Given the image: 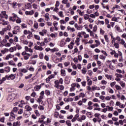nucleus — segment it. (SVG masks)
I'll use <instances>...</instances> for the list:
<instances>
[{"label": "nucleus", "mask_w": 126, "mask_h": 126, "mask_svg": "<svg viewBox=\"0 0 126 126\" xmlns=\"http://www.w3.org/2000/svg\"><path fill=\"white\" fill-rule=\"evenodd\" d=\"M16 77V76L15 74H11L9 76L6 75L5 77H3L1 79V81L4 82L5 81V80H14V79H15V78Z\"/></svg>", "instance_id": "1"}, {"label": "nucleus", "mask_w": 126, "mask_h": 126, "mask_svg": "<svg viewBox=\"0 0 126 126\" xmlns=\"http://www.w3.org/2000/svg\"><path fill=\"white\" fill-rule=\"evenodd\" d=\"M34 113L37 117H40V113H39V111L37 110H35Z\"/></svg>", "instance_id": "46"}, {"label": "nucleus", "mask_w": 126, "mask_h": 126, "mask_svg": "<svg viewBox=\"0 0 126 126\" xmlns=\"http://www.w3.org/2000/svg\"><path fill=\"white\" fill-rule=\"evenodd\" d=\"M15 114L14 113L10 112V116L8 119L9 122H13V121H15Z\"/></svg>", "instance_id": "4"}, {"label": "nucleus", "mask_w": 126, "mask_h": 126, "mask_svg": "<svg viewBox=\"0 0 126 126\" xmlns=\"http://www.w3.org/2000/svg\"><path fill=\"white\" fill-rule=\"evenodd\" d=\"M61 75L62 76H65V70L64 69H61Z\"/></svg>", "instance_id": "22"}, {"label": "nucleus", "mask_w": 126, "mask_h": 126, "mask_svg": "<svg viewBox=\"0 0 126 126\" xmlns=\"http://www.w3.org/2000/svg\"><path fill=\"white\" fill-rule=\"evenodd\" d=\"M115 30H116V31H118V32H123L122 29H121V28H120L119 25H118L115 26Z\"/></svg>", "instance_id": "12"}, {"label": "nucleus", "mask_w": 126, "mask_h": 126, "mask_svg": "<svg viewBox=\"0 0 126 126\" xmlns=\"http://www.w3.org/2000/svg\"><path fill=\"white\" fill-rule=\"evenodd\" d=\"M34 38H35V39H36V40H38L39 41H40V36H39V35H38L34 34Z\"/></svg>", "instance_id": "40"}, {"label": "nucleus", "mask_w": 126, "mask_h": 126, "mask_svg": "<svg viewBox=\"0 0 126 126\" xmlns=\"http://www.w3.org/2000/svg\"><path fill=\"white\" fill-rule=\"evenodd\" d=\"M79 117V114H77L75 115L74 117L72 119L71 122H72V123H74V122H75L77 119H78V118Z\"/></svg>", "instance_id": "9"}, {"label": "nucleus", "mask_w": 126, "mask_h": 126, "mask_svg": "<svg viewBox=\"0 0 126 126\" xmlns=\"http://www.w3.org/2000/svg\"><path fill=\"white\" fill-rule=\"evenodd\" d=\"M106 63H107V65H108L109 67L110 65H111L112 64V62L110 60H107L106 61Z\"/></svg>", "instance_id": "44"}, {"label": "nucleus", "mask_w": 126, "mask_h": 126, "mask_svg": "<svg viewBox=\"0 0 126 126\" xmlns=\"http://www.w3.org/2000/svg\"><path fill=\"white\" fill-rule=\"evenodd\" d=\"M93 73V72L91 70H90L88 71V74H89V75H90V76H91V75H92Z\"/></svg>", "instance_id": "55"}, {"label": "nucleus", "mask_w": 126, "mask_h": 126, "mask_svg": "<svg viewBox=\"0 0 126 126\" xmlns=\"http://www.w3.org/2000/svg\"><path fill=\"white\" fill-rule=\"evenodd\" d=\"M39 59L40 60H43L44 59V54L43 53H40V54L39 55Z\"/></svg>", "instance_id": "35"}, {"label": "nucleus", "mask_w": 126, "mask_h": 126, "mask_svg": "<svg viewBox=\"0 0 126 126\" xmlns=\"http://www.w3.org/2000/svg\"><path fill=\"white\" fill-rule=\"evenodd\" d=\"M89 17L90 15L87 14L84 15V18L85 20H87L88 19H89Z\"/></svg>", "instance_id": "29"}, {"label": "nucleus", "mask_w": 126, "mask_h": 126, "mask_svg": "<svg viewBox=\"0 0 126 126\" xmlns=\"http://www.w3.org/2000/svg\"><path fill=\"white\" fill-rule=\"evenodd\" d=\"M22 76H23V73L19 72L17 73L16 78L18 79L19 81H20L21 79L22 78Z\"/></svg>", "instance_id": "5"}, {"label": "nucleus", "mask_w": 126, "mask_h": 126, "mask_svg": "<svg viewBox=\"0 0 126 126\" xmlns=\"http://www.w3.org/2000/svg\"><path fill=\"white\" fill-rule=\"evenodd\" d=\"M23 113V109H20L18 112V115H21Z\"/></svg>", "instance_id": "48"}, {"label": "nucleus", "mask_w": 126, "mask_h": 126, "mask_svg": "<svg viewBox=\"0 0 126 126\" xmlns=\"http://www.w3.org/2000/svg\"><path fill=\"white\" fill-rule=\"evenodd\" d=\"M45 93L46 94V96H49L51 94L50 91H49L48 90H45Z\"/></svg>", "instance_id": "39"}, {"label": "nucleus", "mask_w": 126, "mask_h": 126, "mask_svg": "<svg viewBox=\"0 0 126 126\" xmlns=\"http://www.w3.org/2000/svg\"><path fill=\"white\" fill-rule=\"evenodd\" d=\"M100 113H95L94 117L95 118H97L98 119L100 118Z\"/></svg>", "instance_id": "56"}, {"label": "nucleus", "mask_w": 126, "mask_h": 126, "mask_svg": "<svg viewBox=\"0 0 126 126\" xmlns=\"http://www.w3.org/2000/svg\"><path fill=\"white\" fill-rule=\"evenodd\" d=\"M86 72H87V69H86L85 67H84L83 69H82V73L83 74H86Z\"/></svg>", "instance_id": "30"}, {"label": "nucleus", "mask_w": 126, "mask_h": 126, "mask_svg": "<svg viewBox=\"0 0 126 126\" xmlns=\"http://www.w3.org/2000/svg\"><path fill=\"white\" fill-rule=\"evenodd\" d=\"M87 78L88 85H89V86H91V85H92V80H91L89 79V77L88 76L87 77Z\"/></svg>", "instance_id": "16"}, {"label": "nucleus", "mask_w": 126, "mask_h": 126, "mask_svg": "<svg viewBox=\"0 0 126 126\" xmlns=\"http://www.w3.org/2000/svg\"><path fill=\"white\" fill-rule=\"evenodd\" d=\"M41 89V86L37 85L34 87L35 91H39Z\"/></svg>", "instance_id": "21"}, {"label": "nucleus", "mask_w": 126, "mask_h": 126, "mask_svg": "<svg viewBox=\"0 0 126 126\" xmlns=\"http://www.w3.org/2000/svg\"><path fill=\"white\" fill-rule=\"evenodd\" d=\"M59 115H60V113H59V112L56 111V112L54 113V118H58Z\"/></svg>", "instance_id": "37"}, {"label": "nucleus", "mask_w": 126, "mask_h": 126, "mask_svg": "<svg viewBox=\"0 0 126 126\" xmlns=\"http://www.w3.org/2000/svg\"><path fill=\"white\" fill-rule=\"evenodd\" d=\"M38 109H39L40 111H44V110H45V108H44L42 105H39Z\"/></svg>", "instance_id": "43"}, {"label": "nucleus", "mask_w": 126, "mask_h": 126, "mask_svg": "<svg viewBox=\"0 0 126 126\" xmlns=\"http://www.w3.org/2000/svg\"><path fill=\"white\" fill-rule=\"evenodd\" d=\"M49 13H46L44 16V17L46 18L45 20H46V21H49V20L50 19V17H49Z\"/></svg>", "instance_id": "24"}, {"label": "nucleus", "mask_w": 126, "mask_h": 126, "mask_svg": "<svg viewBox=\"0 0 126 126\" xmlns=\"http://www.w3.org/2000/svg\"><path fill=\"white\" fill-rule=\"evenodd\" d=\"M59 87L60 90L63 91V89H64V87L63 85H60Z\"/></svg>", "instance_id": "61"}, {"label": "nucleus", "mask_w": 126, "mask_h": 126, "mask_svg": "<svg viewBox=\"0 0 126 126\" xmlns=\"http://www.w3.org/2000/svg\"><path fill=\"white\" fill-rule=\"evenodd\" d=\"M115 88L117 90H122V88L121 87V86L118 85H115Z\"/></svg>", "instance_id": "36"}, {"label": "nucleus", "mask_w": 126, "mask_h": 126, "mask_svg": "<svg viewBox=\"0 0 126 126\" xmlns=\"http://www.w3.org/2000/svg\"><path fill=\"white\" fill-rule=\"evenodd\" d=\"M20 30H21V29L20 28V27L19 26H15L14 28V30L12 31V33L13 35H16L18 33V32H20Z\"/></svg>", "instance_id": "3"}, {"label": "nucleus", "mask_w": 126, "mask_h": 126, "mask_svg": "<svg viewBox=\"0 0 126 126\" xmlns=\"http://www.w3.org/2000/svg\"><path fill=\"white\" fill-rule=\"evenodd\" d=\"M4 70L7 73L9 72V71H10V67L9 66L5 67L4 68Z\"/></svg>", "instance_id": "25"}, {"label": "nucleus", "mask_w": 126, "mask_h": 126, "mask_svg": "<svg viewBox=\"0 0 126 126\" xmlns=\"http://www.w3.org/2000/svg\"><path fill=\"white\" fill-rule=\"evenodd\" d=\"M74 27L77 29V30H80V29H82V28H83V26H78V24L77 23L74 24Z\"/></svg>", "instance_id": "8"}, {"label": "nucleus", "mask_w": 126, "mask_h": 126, "mask_svg": "<svg viewBox=\"0 0 126 126\" xmlns=\"http://www.w3.org/2000/svg\"><path fill=\"white\" fill-rule=\"evenodd\" d=\"M22 55L23 56L24 60L27 61V60H29V58L32 56V54L27 53L26 51H23L22 53Z\"/></svg>", "instance_id": "2"}, {"label": "nucleus", "mask_w": 126, "mask_h": 126, "mask_svg": "<svg viewBox=\"0 0 126 126\" xmlns=\"http://www.w3.org/2000/svg\"><path fill=\"white\" fill-rule=\"evenodd\" d=\"M99 59H100L101 60H105V59H106V57L104 56L103 55H100Z\"/></svg>", "instance_id": "60"}, {"label": "nucleus", "mask_w": 126, "mask_h": 126, "mask_svg": "<svg viewBox=\"0 0 126 126\" xmlns=\"http://www.w3.org/2000/svg\"><path fill=\"white\" fill-rule=\"evenodd\" d=\"M18 71L21 72V73H26L28 71L26 68H20L18 69Z\"/></svg>", "instance_id": "11"}, {"label": "nucleus", "mask_w": 126, "mask_h": 126, "mask_svg": "<svg viewBox=\"0 0 126 126\" xmlns=\"http://www.w3.org/2000/svg\"><path fill=\"white\" fill-rule=\"evenodd\" d=\"M23 116H24V117H25V118H28V117H29V115H28V114L26 113V112H25L24 113Z\"/></svg>", "instance_id": "57"}, {"label": "nucleus", "mask_w": 126, "mask_h": 126, "mask_svg": "<svg viewBox=\"0 0 126 126\" xmlns=\"http://www.w3.org/2000/svg\"><path fill=\"white\" fill-rule=\"evenodd\" d=\"M25 108L27 109V111H28L29 112H31V111H32V108L29 105H26Z\"/></svg>", "instance_id": "20"}, {"label": "nucleus", "mask_w": 126, "mask_h": 126, "mask_svg": "<svg viewBox=\"0 0 126 126\" xmlns=\"http://www.w3.org/2000/svg\"><path fill=\"white\" fill-rule=\"evenodd\" d=\"M77 12H78V13H79V15H81V16H83V14L84 13V12H81V10L78 9L77 10Z\"/></svg>", "instance_id": "27"}, {"label": "nucleus", "mask_w": 126, "mask_h": 126, "mask_svg": "<svg viewBox=\"0 0 126 126\" xmlns=\"http://www.w3.org/2000/svg\"><path fill=\"white\" fill-rule=\"evenodd\" d=\"M52 78H55V75L51 74L50 76H49V77L46 79V83H48L49 81H50L51 79H52Z\"/></svg>", "instance_id": "6"}, {"label": "nucleus", "mask_w": 126, "mask_h": 126, "mask_svg": "<svg viewBox=\"0 0 126 126\" xmlns=\"http://www.w3.org/2000/svg\"><path fill=\"white\" fill-rule=\"evenodd\" d=\"M27 7L28 9H31V8H32V5H31V4L30 3H28L27 4Z\"/></svg>", "instance_id": "41"}, {"label": "nucleus", "mask_w": 126, "mask_h": 126, "mask_svg": "<svg viewBox=\"0 0 126 126\" xmlns=\"http://www.w3.org/2000/svg\"><path fill=\"white\" fill-rule=\"evenodd\" d=\"M105 40L106 42H107V43L109 42V38L108 37V35L105 34L104 36Z\"/></svg>", "instance_id": "32"}, {"label": "nucleus", "mask_w": 126, "mask_h": 126, "mask_svg": "<svg viewBox=\"0 0 126 126\" xmlns=\"http://www.w3.org/2000/svg\"><path fill=\"white\" fill-rule=\"evenodd\" d=\"M43 99H44V96H39V98H37V99H36V101L37 102V103H39V104H40V103L42 102V100H43Z\"/></svg>", "instance_id": "14"}, {"label": "nucleus", "mask_w": 126, "mask_h": 126, "mask_svg": "<svg viewBox=\"0 0 126 126\" xmlns=\"http://www.w3.org/2000/svg\"><path fill=\"white\" fill-rule=\"evenodd\" d=\"M55 83V86L54 87H55L56 88H59L60 87V82H59L58 80H56L54 82Z\"/></svg>", "instance_id": "13"}, {"label": "nucleus", "mask_w": 126, "mask_h": 126, "mask_svg": "<svg viewBox=\"0 0 126 126\" xmlns=\"http://www.w3.org/2000/svg\"><path fill=\"white\" fill-rule=\"evenodd\" d=\"M12 58H14V55H12L11 54H9L6 56L5 58V60H9V59H12Z\"/></svg>", "instance_id": "17"}, {"label": "nucleus", "mask_w": 126, "mask_h": 126, "mask_svg": "<svg viewBox=\"0 0 126 126\" xmlns=\"http://www.w3.org/2000/svg\"><path fill=\"white\" fill-rule=\"evenodd\" d=\"M79 98H80V97L84 98V97H85V94H84V93H81L79 94Z\"/></svg>", "instance_id": "33"}, {"label": "nucleus", "mask_w": 126, "mask_h": 126, "mask_svg": "<svg viewBox=\"0 0 126 126\" xmlns=\"http://www.w3.org/2000/svg\"><path fill=\"white\" fill-rule=\"evenodd\" d=\"M93 31L94 32H96V31H97V26L95 25L93 29Z\"/></svg>", "instance_id": "62"}, {"label": "nucleus", "mask_w": 126, "mask_h": 126, "mask_svg": "<svg viewBox=\"0 0 126 126\" xmlns=\"http://www.w3.org/2000/svg\"><path fill=\"white\" fill-rule=\"evenodd\" d=\"M9 21H12V22H15L16 19L13 18V17L10 16L9 18Z\"/></svg>", "instance_id": "23"}, {"label": "nucleus", "mask_w": 126, "mask_h": 126, "mask_svg": "<svg viewBox=\"0 0 126 126\" xmlns=\"http://www.w3.org/2000/svg\"><path fill=\"white\" fill-rule=\"evenodd\" d=\"M34 48L35 50H37L38 51H43V47L41 46H38L37 45H35Z\"/></svg>", "instance_id": "15"}, {"label": "nucleus", "mask_w": 126, "mask_h": 126, "mask_svg": "<svg viewBox=\"0 0 126 126\" xmlns=\"http://www.w3.org/2000/svg\"><path fill=\"white\" fill-rule=\"evenodd\" d=\"M31 77H32V74H31L27 76H26L25 79H26V80L29 79L30 78H31Z\"/></svg>", "instance_id": "50"}, {"label": "nucleus", "mask_w": 126, "mask_h": 126, "mask_svg": "<svg viewBox=\"0 0 126 126\" xmlns=\"http://www.w3.org/2000/svg\"><path fill=\"white\" fill-rule=\"evenodd\" d=\"M21 126V123L19 121H18L16 122H14L13 123V126Z\"/></svg>", "instance_id": "10"}, {"label": "nucleus", "mask_w": 126, "mask_h": 126, "mask_svg": "<svg viewBox=\"0 0 126 126\" xmlns=\"http://www.w3.org/2000/svg\"><path fill=\"white\" fill-rule=\"evenodd\" d=\"M110 106L112 107V106H115V102H114L113 100H111L110 102Z\"/></svg>", "instance_id": "53"}, {"label": "nucleus", "mask_w": 126, "mask_h": 126, "mask_svg": "<svg viewBox=\"0 0 126 126\" xmlns=\"http://www.w3.org/2000/svg\"><path fill=\"white\" fill-rule=\"evenodd\" d=\"M95 42L96 43L95 47H98V46H100V41H99V40H95Z\"/></svg>", "instance_id": "38"}, {"label": "nucleus", "mask_w": 126, "mask_h": 126, "mask_svg": "<svg viewBox=\"0 0 126 126\" xmlns=\"http://www.w3.org/2000/svg\"><path fill=\"white\" fill-rule=\"evenodd\" d=\"M81 84L82 86H83L84 87H85V86H86V81H84L83 82H82Z\"/></svg>", "instance_id": "63"}, {"label": "nucleus", "mask_w": 126, "mask_h": 126, "mask_svg": "<svg viewBox=\"0 0 126 126\" xmlns=\"http://www.w3.org/2000/svg\"><path fill=\"white\" fill-rule=\"evenodd\" d=\"M65 44H66V42L64 41V39H63L61 40L60 42V46L61 47H63V46H64Z\"/></svg>", "instance_id": "18"}, {"label": "nucleus", "mask_w": 126, "mask_h": 126, "mask_svg": "<svg viewBox=\"0 0 126 126\" xmlns=\"http://www.w3.org/2000/svg\"><path fill=\"white\" fill-rule=\"evenodd\" d=\"M16 48L17 49V50H21V49H22V47L18 44L16 45Z\"/></svg>", "instance_id": "31"}, {"label": "nucleus", "mask_w": 126, "mask_h": 126, "mask_svg": "<svg viewBox=\"0 0 126 126\" xmlns=\"http://www.w3.org/2000/svg\"><path fill=\"white\" fill-rule=\"evenodd\" d=\"M8 52H10V53H13L14 52V49L13 47H11L8 50Z\"/></svg>", "instance_id": "52"}, {"label": "nucleus", "mask_w": 126, "mask_h": 126, "mask_svg": "<svg viewBox=\"0 0 126 126\" xmlns=\"http://www.w3.org/2000/svg\"><path fill=\"white\" fill-rule=\"evenodd\" d=\"M12 5H13V8H15V6H17V2H15V1H14L12 3Z\"/></svg>", "instance_id": "42"}, {"label": "nucleus", "mask_w": 126, "mask_h": 126, "mask_svg": "<svg viewBox=\"0 0 126 126\" xmlns=\"http://www.w3.org/2000/svg\"><path fill=\"white\" fill-rule=\"evenodd\" d=\"M27 69H29V70H30V71H34V67H30L29 68H27Z\"/></svg>", "instance_id": "58"}, {"label": "nucleus", "mask_w": 126, "mask_h": 126, "mask_svg": "<svg viewBox=\"0 0 126 126\" xmlns=\"http://www.w3.org/2000/svg\"><path fill=\"white\" fill-rule=\"evenodd\" d=\"M1 14L4 16V18H5V19H8V15L6 14V11H1Z\"/></svg>", "instance_id": "7"}, {"label": "nucleus", "mask_w": 126, "mask_h": 126, "mask_svg": "<svg viewBox=\"0 0 126 126\" xmlns=\"http://www.w3.org/2000/svg\"><path fill=\"white\" fill-rule=\"evenodd\" d=\"M32 7L35 9H37V8H38V5L36 4L35 3H33L32 4Z\"/></svg>", "instance_id": "54"}, {"label": "nucleus", "mask_w": 126, "mask_h": 126, "mask_svg": "<svg viewBox=\"0 0 126 126\" xmlns=\"http://www.w3.org/2000/svg\"><path fill=\"white\" fill-rule=\"evenodd\" d=\"M63 11H60L59 12V15L60 16V17H63Z\"/></svg>", "instance_id": "59"}, {"label": "nucleus", "mask_w": 126, "mask_h": 126, "mask_svg": "<svg viewBox=\"0 0 126 126\" xmlns=\"http://www.w3.org/2000/svg\"><path fill=\"white\" fill-rule=\"evenodd\" d=\"M38 27H39V25H38V22L35 21L34 23V28H35V29H38Z\"/></svg>", "instance_id": "26"}, {"label": "nucleus", "mask_w": 126, "mask_h": 126, "mask_svg": "<svg viewBox=\"0 0 126 126\" xmlns=\"http://www.w3.org/2000/svg\"><path fill=\"white\" fill-rule=\"evenodd\" d=\"M18 109L19 108L17 107H14L11 113H17V112L18 111Z\"/></svg>", "instance_id": "19"}, {"label": "nucleus", "mask_w": 126, "mask_h": 126, "mask_svg": "<svg viewBox=\"0 0 126 126\" xmlns=\"http://www.w3.org/2000/svg\"><path fill=\"white\" fill-rule=\"evenodd\" d=\"M18 19L16 20V23H17V24H20V23L21 22H22V21H21V18H19V17H18V18H17Z\"/></svg>", "instance_id": "34"}, {"label": "nucleus", "mask_w": 126, "mask_h": 126, "mask_svg": "<svg viewBox=\"0 0 126 126\" xmlns=\"http://www.w3.org/2000/svg\"><path fill=\"white\" fill-rule=\"evenodd\" d=\"M115 75L116 76V77H118V78L120 77V78H123V75L122 74L116 73Z\"/></svg>", "instance_id": "45"}, {"label": "nucleus", "mask_w": 126, "mask_h": 126, "mask_svg": "<svg viewBox=\"0 0 126 126\" xmlns=\"http://www.w3.org/2000/svg\"><path fill=\"white\" fill-rule=\"evenodd\" d=\"M7 52H8V49H7V48H5L4 50L1 51V53H2L3 55Z\"/></svg>", "instance_id": "28"}, {"label": "nucleus", "mask_w": 126, "mask_h": 126, "mask_svg": "<svg viewBox=\"0 0 126 126\" xmlns=\"http://www.w3.org/2000/svg\"><path fill=\"white\" fill-rule=\"evenodd\" d=\"M6 30H7L8 31H10V29H11V26H10V25H8L7 27H6Z\"/></svg>", "instance_id": "51"}, {"label": "nucleus", "mask_w": 126, "mask_h": 126, "mask_svg": "<svg viewBox=\"0 0 126 126\" xmlns=\"http://www.w3.org/2000/svg\"><path fill=\"white\" fill-rule=\"evenodd\" d=\"M36 60H33L32 61V62L30 63V64H33V65H34V64H36Z\"/></svg>", "instance_id": "64"}, {"label": "nucleus", "mask_w": 126, "mask_h": 126, "mask_svg": "<svg viewBox=\"0 0 126 126\" xmlns=\"http://www.w3.org/2000/svg\"><path fill=\"white\" fill-rule=\"evenodd\" d=\"M114 47L116 49H119V48H120V47L119 46V43L115 42L114 43Z\"/></svg>", "instance_id": "47"}, {"label": "nucleus", "mask_w": 126, "mask_h": 126, "mask_svg": "<svg viewBox=\"0 0 126 126\" xmlns=\"http://www.w3.org/2000/svg\"><path fill=\"white\" fill-rule=\"evenodd\" d=\"M28 102H25V101L22 100L21 101V105H26L27 104Z\"/></svg>", "instance_id": "49"}]
</instances>
